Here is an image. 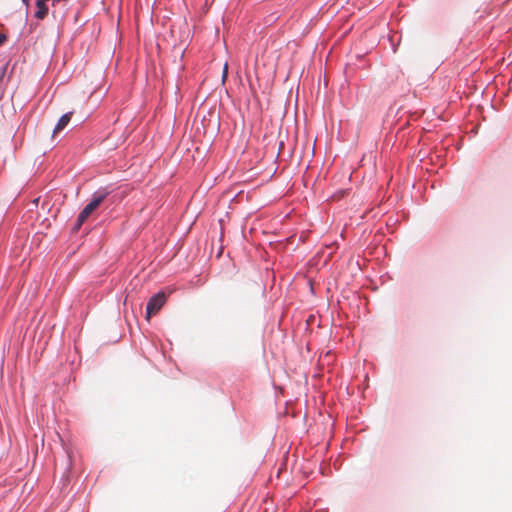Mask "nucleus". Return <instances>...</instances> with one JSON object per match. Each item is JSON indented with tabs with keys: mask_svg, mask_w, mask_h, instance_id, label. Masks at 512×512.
I'll return each instance as SVG.
<instances>
[{
	"mask_svg": "<svg viewBox=\"0 0 512 512\" xmlns=\"http://www.w3.org/2000/svg\"><path fill=\"white\" fill-rule=\"evenodd\" d=\"M36 13L35 17L38 19H44L48 14V7L46 6V2L40 3L39 1H36Z\"/></svg>",
	"mask_w": 512,
	"mask_h": 512,
	"instance_id": "20e7f679",
	"label": "nucleus"
},
{
	"mask_svg": "<svg viewBox=\"0 0 512 512\" xmlns=\"http://www.w3.org/2000/svg\"><path fill=\"white\" fill-rule=\"evenodd\" d=\"M166 301V295L164 292H159L156 295L152 296L146 307V319L149 320L152 315L159 312V310L163 307Z\"/></svg>",
	"mask_w": 512,
	"mask_h": 512,
	"instance_id": "f03ea898",
	"label": "nucleus"
},
{
	"mask_svg": "<svg viewBox=\"0 0 512 512\" xmlns=\"http://www.w3.org/2000/svg\"><path fill=\"white\" fill-rule=\"evenodd\" d=\"M72 115H73V112H68L60 117V119L58 120V122L53 130V136L57 135L68 125V123L71 120Z\"/></svg>",
	"mask_w": 512,
	"mask_h": 512,
	"instance_id": "7ed1b4c3",
	"label": "nucleus"
},
{
	"mask_svg": "<svg viewBox=\"0 0 512 512\" xmlns=\"http://www.w3.org/2000/svg\"><path fill=\"white\" fill-rule=\"evenodd\" d=\"M7 40V36L5 34L0 33V46L4 44V42Z\"/></svg>",
	"mask_w": 512,
	"mask_h": 512,
	"instance_id": "423d86ee",
	"label": "nucleus"
},
{
	"mask_svg": "<svg viewBox=\"0 0 512 512\" xmlns=\"http://www.w3.org/2000/svg\"><path fill=\"white\" fill-rule=\"evenodd\" d=\"M227 75H228V64L225 63V65L223 67V72H222V81L223 82L226 80Z\"/></svg>",
	"mask_w": 512,
	"mask_h": 512,
	"instance_id": "39448f33",
	"label": "nucleus"
},
{
	"mask_svg": "<svg viewBox=\"0 0 512 512\" xmlns=\"http://www.w3.org/2000/svg\"><path fill=\"white\" fill-rule=\"evenodd\" d=\"M105 197L106 194L96 195L94 196L92 201L84 207V209L78 215L75 227L76 230H78L81 227V225L88 219V217L100 206Z\"/></svg>",
	"mask_w": 512,
	"mask_h": 512,
	"instance_id": "f257e3e1",
	"label": "nucleus"
},
{
	"mask_svg": "<svg viewBox=\"0 0 512 512\" xmlns=\"http://www.w3.org/2000/svg\"><path fill=\"white\" fill-rule=\"evenodd\" d=\"M23 2L27 5L28 4V0H23Z\"/></svg>",
	"mask_w": 512,
	"mask_h": 512,
	"instance_id": "0eeeda50",
	"label": "nucleus"
}]
</instances>
